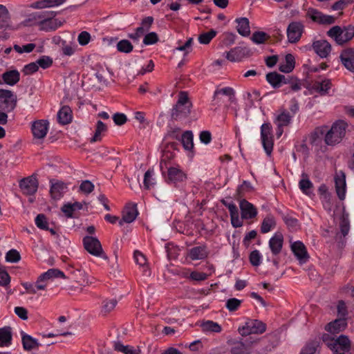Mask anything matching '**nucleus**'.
<instances>
[{
    "label": "nucleus",
    "instance_id": "obj_1",
    "mask_svg": "<svg viewBox=\"0 0 354 354\" xmlns=\"http://www.w3.org/2000/svg\"><path fill=\"white\" fill-rule=\"evenodd\" d=\"M348 124L342 120L335 122L328 129L326 126L317 127L310 135V143L317 145L320 142V136H324V142L328 146H335L340 143L346 136Z\"/></svg>",
    "mask_w": 354,
    "mask_h": 354
},
{
    "label": "nucleus",
    "instance_id": "obj_2",
    "mask_svg": "<svg viewBox=\"0 0 354 354\" xmlns=\"http://www.w3.org/2000/svg\"><path fill=\"white\" fill-rule=\"evenodd\" d=\"M55 15L56 13L53 11L36 12L30 15L28 21H33L40 30H55L61 26L60 22L54 18Z\"/></svg>",
    "mask_w": 354,
    "mask_h": 354
},
{
    "label": "nucleus",
    "instance_id": "obj_3",
    "mask_svg": "<svg viewBox=\"0 0 354 354\" xmlns=\"http://www.w3.org/2000/svg\"><path fill=\"white\" fill-rule=\"evenodd\" d=\"M192 104L185 91L180 92L175 106L171 109V118L175 120L187 118L190 112Z\"/></svg>",
    "mask_w": 354,
    "mask_h": 354
},
{
    "label": "nucleus",
    "instance_id": "obj_4",
    "mask_svg": "<svg viewBox=\"0 0 354 354\" xmlns=\"http://www.w3.org/2000/svg\"><path fill=\"white\" fill-rule=\"evenodd\" d=\"M327 35L334 39L337 44L342 45L354 37V26H348L342 28L335 26L327 32Z\"/></svg>",
    "mask_w": 354,
    "mask_h": 354
},
{
    "label": "nucleus",
    "instance_id": "obj_5",
    "mask_svg": "<svg viewBox=\"0 0 354 354\" xmlns=\"http://www.w3.org/2000/svg\"><path fill=\"white\" fill-rule=\"evenodd\" d=\"M266 330V324L259 319H248L244 325L239 327V333L242 336L251 334H262Z\"/></svg>",
    "mask_w": 354,
    "mask_h": 354
},
{
    "label": "nucleus",
    "instance_id": "obj_6",
    "mask_svg": "<svg viewBox=\"0 0 354 354\" xmlns=\"http://www.w3.org/2000/svg\"><path fill=\"white\" fill-rule=\"evenodd\" d=\"M326 344L333 354H351V342L346 336L340 335L337 339L326 342Z\"/></svg>",
    "mask_w": 354,
    "mask_h": 354
},
{
    "label": "nucleus",
    "instance_id": "obj_7",
    "mask_svg": "<svg viewBox=\"0 0 354 354\" xmlns=\"http://www.w3.org/2000/svg\"><path fill=\"white\" fill-rule=\"evenodd\" d=\"M261 139L266 153L270 156L273 149L272 127L270 123H264L261 127Z\"/></svg>",
    "mask_w": 354,
    "mask_h": 354
},
{
    "label": "nucleus",
    "instance_id": "obj_8",
    "mask_svg": "<svg viewBox=\"0 0 354 354\" xmlns=\"http://www.w3.org/2000/svg\"><path fill=\"white\" fill-rule=\"evenodd\" d=\"M82 241L84 249L91 254L106 258V256L104 255L102 245L97 238L86 236L83 238Z\"/></svg>",
    "mask_w": 354,
    "mask_h": 354
},
{
    "label": "nucleus",
    "instance_id": "obj_9",
    "mask_svg": "<svg viewBox=\"0 0 354 354\" xmlns=\"http://www.w3.org/2000/svg\"><path fill=\"white\" fill-rule=\"evenodd\" d=\"M306 17L311 19L315 23L324 25H330L334 24L335 21V17L324 15L322 12L313 8H309L307 10Z\"/></svg>",
    "mask_w": 354,
    "mask_h": 354
},
{
    "label": "nucleus",
    "instance_id": "obj_10",
    "mask_svg": "<svg viewBox=\"0 0 354 354\" xmlns=\"http://www.w3.org/2000/svg\"><path fill=\"white\" fill-rule=\"evenodd\" d=\"M17 104V96L8 90L0 89V109L10 112Z\"/></svg>",
    "mask_w": 354,
    "mask_h": 354
},
{
    "label": "nucleus",
    "instance_id": "obj_11",
    "mask_svg": "<svg viewBox=\"0 0 354 354\" xmlns=\"http://www.w3.org/2000/svg\"><path fill=\"white\" fill-rule=\"evenodd\" d=\"M304 30V24L300 21H292L287 28V37L290 43L295 44L299 41Z\"/></svg>",
    "mask_w": 354,
    "mask_h": 354
},
{
    "label": "nucleus",
    "instance_id": "obj_12",
    "mask_svg": "<svg viewBox=\"0 0 354 354\" xmlns=\"http://www.w3.org/2000/svg\"><path fill=\"white\" fill-rule=\"evenodd\" d=\"M225 57L227 60L234 62L241 60L243 58L252 55L251 50L247 46H236L230 51L225 52Z\"/></svg>",
    "mask_w": 354,
    "mask_h": 354
},
{
    "label": "nucleus",
    "instance_id": "obj_13",
    "mask_svg": "<svg viewBox=\"0 0 354 354\" xmlns=\"http://www.w3.org/2000/svg\"><path fill=\"white\" fill-rule=\"evenodd\" d=\"M49 122L46 120H38L32 122L31 131L36 139H44L48 131Z\"/></svg>",
    "mask_w": 354,
    "mask_h": 354
},
{
    "label": "nucleus",
    "instance_id": "obj_14",
    "mask_svg": "<svg viewBox=\"0 0 354 354\" xmlns=\"http://www.w3.org/2000/svg\"><path fill=\"white\" fill-rule=\"evenodd\" d=\"M38 180L36 177L31 176L23 178L19 182V187L26 195H33L38 189Z\"/></svg>",
    "mask_w": 354,
    "mask_h": 354
},
{
    "label": "nucleus",
    "instance_id": "obj_15",
    "mask_svg": "<svg viewBox=\"0 0 354 354\" xmlns=\"http://www.w3.org/2000/svg\"><path fill=\"white\" fill-rule=\"evenodd\" d=\"M312 48L315 53L321 58H326L330 53L332 47L330 44L325 39L313 41Z\"/></svg>",
    "mask_w": 354,
    "mask_h": 354
},
{
    "label": "nucleus",
    "instance_id": "obj_16",
    "mask_svg": "<svg viewBox=\"0 0 354 354\" xmlns=\"http://www.w3.org/2000/svg\"><path fill=\"white\" fill-rule=\"evenodd\" d=\"M342 65L350 72L354 73V48H347L339 55Z\"/></svg>",
    "mask_w": 354,
    "mask_h": 354
},
{
    "label": "nucleus",
    "instance_id": "obj_17",
    "mask_svg": "<svg viewBox=\"0 0 354 354\" xmlns=\"http://www.w3.org/2000/svg\"><path fill=\"white\" fill-rule=\"evenodd\" d=\"M335 190L339 200L343 201L346 196V175L340 171L335 176Z\"/></svg>",
    "mask_w": 354,
    "mask_h": 354
},
{
    "label": "nucleus",
    "instance_id": "obj_18",
    "mask_svg": "<svg viewBox=\"0 0 354 354\" xmlns=\"http://www.w3.org/2000/svg\"><path fill=\"white\" fill-rule=\"evenodd\" d=\"M239 206L241 212V218L243 219H252L257 216V208L253 204L245 199L240 201Z\"/></svg>",
    "mask_w": 354,
    "mask_h": 354
},
{
    "label": "nucleus",
    "instance_id": "obj_19",
    "mask_svg": "<svg viewBox=\"0 0 354 354\" xmlns=\"http://www.w3.org/2000/svg\"><path fill=\"white\" fill-rule=\"evenodd\" d=\"M168 180L176 185L186 180V174L178 167H170L167 171Z\"/></svg>",
    "mask_w": 354,
    "mask_h": 354
},
{
    "label": "nucleus",
    "instance_id": "obj_20",
    "mask_svg": "<svg viewBox=\"0 0 354 354\" xmlns=\"http://www.w3.org/2000/svg\"><path fill=\"white\" fill-rule=\"evenodd\" d=\"M136 205H127L122 212V218L119 221V225L122 226L124 223H130L133 222L138 216Z\"/></svg>",
    "mask_w": 354,
    "mask_h": 354
},
{
    "label": "nucleus",
    "instance_id": "obj_21",
    "mask_svg": "<svg viewBox=\"0 0 354 354\" xmlns=\"http://www.w3.org/2000/svg\"><path fill=\"white\" fill-rule=\"evenodd\" d=\"M50 183L51 184L50 193L52 198L55 200L60 199L64 196V193L67 192L68 187L66 184L59 180L55 182L50 180Z\"/></svg>",
    "mask_w": 354,
    "mask_h": 354
},
{
    "label": "nucleus",
    "instance_id": "obj_22",
    "mask_svg": "<svg viewBox=\"0 0 354 354\" xmlns=\"http://www.w3.org/2000/svg\"><path fill=\"white\" fill-rule=\"evenodd\" d=\"M209 255V250L205 245L192 248L189 250L188 256L192 260H203Z\"/></svg>",
    "mask_w": 354,
    "mask_h": 354
},
{
    "label": "nucleus",
    "instance_id": "obj_23",
    "mask_svg": "<svg viewBox=\"0 0 354 354\" xmlns=\"http://www.w3.org/2000/svg\"><path fill=\"white\" fill-rule=\"evenodd\" d=\"M283 236L280 232H277L269 241V247L274 255L279 254L283 248Z\"/></svg>",
    "mask_w": 354,
    "mask_h": 354
},
{
    "label": "nucleus",
    "instance_id": "obj_24",
    "mask_svg": "<svg viewBox=\"0 0 354 354\" xmlns=\"http://www.w3.org/2000/svg\"><path fill=\"white\" fill-rule=\"evenodd\" d=\"M221 95L228 97V101L230 102H234L235 100L234 91L231 87H225L215 91L214 93V101H216V104L218 105L221 102Z\"/></svg>",
    "mask_w": 354,
    "mask_h": 354
},
{
    "label": "nucleus",
    "instance_id": "obj_25",
    "mask_svg": "<svg viewBox=\"0 0 354 354\" xmlns=\"http://www.w3.org/2000/svg\"><path fill=\"white\" fill-rule=\"evenodd\" d=\"M266 80L274 88H279L282 84L288 83L287 79L283 75L277 72H271L266 75Z\"/></svg>",
    "mask_w": 354,
    "mask_h": 354
},
{
    "label": "nucleus",
    "instance_id": "obj_26",
    "mask_svg": "<svg viewBox=\"0 0 354 354\" xmlns=\"http://www.w3.org/2000/svg\"><path fill=\"white\" fill-rule=\"evenodd\" d=\"M293 115L286 110H282L277 114L274 120V124L277 127H284L288 126L292 121Z\"/></svg>",
    "mask_w": 354,
    "mask_h": 354
},
{
    "label": "nucleus",
    "instance_id": "obj_27",
    "mask_svg": "<svg viewBox=\"0 0 354 354\" xmlns=\"http://www.w3.org/2000/svg\"><path fill=\"white\" fill-rule=\"evenodd\" d=\"M237 24L236 30L243 37H248L250 35L249 19L246 17L237 18L235 20Z\"/></svg>",
    "mask_w": 354,
    "mask_h": 354
},
{
    "label": "nucleus",
    "instance_id": "obj_28",
    "mask_svg": "<svg viewBox=\"0 0 354 354\" xmlns=\"http://www.w3.org/2000/svg\"><path fill=\"white\" fill-rule=\"evenodd\" d=\"M72 118V111L68 106H62L57 113V120L62 124H69Z\"/></svg>",
    "mask_w": 354,
    "mask_h": 354
},
{
    "label": "nucleus",
    "instance_id": "obj_29",
    "mask_svg": "<svg viewBox=\"0 0 354 354\" xmlns=\"http://www.w3.org/2000/svg\"><path fill=\"white\" fill-rule=\"evenodd\" d=\"M346 322L344 318H339L328 324L325 329L331 333H337L345 328Z\"/></svg>",
    "mask_w": 354,
    "mask_h": 354
},
{
    "label": "nucleus",
    "instance_id": "obj_30",
    "mask_svg": "<svg viewBox=\"0 0 354 354\" xmlns=\"http://www.w3.org/2000/svg\"><path fill=\"white\" fill-rule=\"evenodd\" d=\"M331 86V81L328 79H325L322 82H315L313 84V89L316 92H318L321 95H325L328 93V90Z\"/></svg>",
    "mask_w": 354,
    "mask_h": 354
},
{
    "label": "nucleus",
    "instance_id": "obj_31",
    "mask_svg": "<svg viewBox=\"0 0 354 354\" xmlns=\"http://www.w3.org/2000/svg\"><path fill=\"white\" fill-rule=\"evenodd\" d=\"M12 342V331L9 326L0 328V347H8Z\"/></svg>",
    "mask_w": 354,
    "mask_h": 354
},
{
    "label": "nucleus",
    "instance_id": "obj_32",
    "mask_svg": "<svg viewBox=\"0 0 354 354\" xmlns=\"http://www.w3.org/2000/svg\"><path fill=\"white\" fill-rule=\"evenodd\" d=\"M66 1V0H39L33 3L31 7L35 9L55 7L62 5Z\"/></svg>",
    "mask_w": 354,
    "mask_h": 354
},
{
    "label": "nucleus",
    "instance_id": "obj_33",
    "mask_svg": "<svg viewBox=\"0 0 354 354\" xmlns=\"http://www.w3.org/2000/svg\"><path fill=\"white\" fill-rule=\"evenodd\" d=\"M294 254L300 260L308 258L307 251L304 244L301 241H295L291 245Z\"/></svg>",
    "mask_w": 354,
    "mask_h": 354
},
{
    "label": "nucleus",
    "instance_id": "obj_34",
    "mask_svg": "<svg viewBox=\"0 0 354 354\" xmlns=\"http://www.w3.org/2000/svg\"><path fill=\"white\" fill-rule=\"evenodd\" d=\"M20 74L17 70H11L5 72L2 75L3 81L9 85H15L19 81Z\"/></svg>",
    "mask_w": 354,
    "mask_h": 354
},
{
    "label": "nucleus",
    "instance_id": "obj_35",
    "mask_svg": "<svg viewBox=\"0 0 354 354\" xmlns=\"http://www.w3.org/2000/svg\"><path fill=\"white\" fill-rule=\"evenodd\" d=\"M22 344L26 351H31L37 348L40 346V344L36 339L26 334L22 335Z\"/></svg>",
    "mask_w": 354,
    "mask_h": 354
},
{
    "label": "nucleus",
    "instance_id": "obj_36",
    "mask_svg": "<svg viewBox=\"0 0 354 354\" xmlns=\"http://www.w3.org/2000/svg\"><path fill=\"white\" fill-rule=\"evenodd\" d=\"M295 57L292 54H287L285 57V63L281 64L279 71L283 73H290L295 68Z\"/></svg>",
    "mask_w": 354,
    "mask_h": 354
},
{
    "label": "nucleus",
    "instance_id": "obj_37",
    "mask_svg": "<svg viewBox=\"0 0 354 354\" xmlns=\"http://www.w3.org/2000/svg\"><path fill=\"white\" fill-rule=\"evenodd\" d=\"M276 225V221L273 216L268 215L262 221L261 232L263 234L268 233Z\"/></svg>",
    "mask_w": 354,
    "mask_h": 354
},
{
    "label": "nucleus",
    "instance_id": "obj_38",
    "mask_svg": "<svg viewBox=\"0 0 354 354\" xmlns=\"http://www.w3.org/2000/svg\"><path fill=\"white\" fill-rule=\"evenodd\" d=\"M201 326L204 332L220 333L222 330L221 326L217 322L211 320L203 322Z\"/></svg>",
    "mask_w": 354,
    "mask_h": 354
},
{
    "label": "nucleus",
    "instance_id": "obj_39",
    "mask_svg": "<svg viewBox=\"0 0 354 354\" xmlns=\"http://www.w3.org/2000/svg\"><path fill=\"white\" fill-rule=\"evenodd\" d=\"M249 353L248 346L243 342L236 341L232 343L231 347L232 354H249Z\"/></svg>",
    "mask_w": 354,
    "mask_h": 354
},
{
    "label": "nucleus",
    "instance_id": "obj_40",
    "mask_svg": "<svg viewBox=\"0 0 354 354\" xmlns=\"http://www.w3.org/2000/svg\"><path fill=\"white\" fill-rule=\"evenodd\" d=\"M181 142L186 150H191L194 147L193 133L191 131H186L181 135Z\"/></svg>",
    "mask_w": 354,
    "mask_h": 354
},
{
    "label": "nucleus",
    "instance_id": "obj_41",
    "mask_svg": "<svg viewBox=\"0 0 354 354\" xmlns=\"http://www.w3.org/2000/svg\"><path fill=\"white\" fill-rule=\"evenodd\" d=\"M10 14L5 6L0 4V28H6L9 26Z\"/></svg>",
    "mask_w": 354,
    "mask_h": 354
},
{
    "label": "nucleus",
    "instance_id": "obj_42",
    "mask_svg": "<svg viewBox=\"0 0 354 354\" xmlns=\"http://www.w3.org/2000/svg\"><path fill=\"white\" fill-rule=\"evenodd\" d=\"M116 48L118 51L123 53H129L133 49V46L127 39H122L117 43Z\"/></svg>",
    "mask_w": 354,
    "mask_h": 354
},
{
    "label": "nucleus",
    "instance_id": "obj_43",
    "mask_svg": "<svg viewBox=\"0 0 354 354\" xmlns=\"http://www.w3.org/2000/svg\"><path fill=\"white\" fill-rule=\"evenodd\" d=\"M269 38L270 36L265 32L257 31L252 34L251 40L256 44H264Z\"/></svg>",
    "mask_w": 354,
    "mask_h": 354
},
{
    "label": "nucleus",
    "instance_id": "obj_44",
    "mask_svg": "<svg viewBox=\"0 0 354 354\" xmlns=\"http://www.w3.org/2000/svg\"><path fill=\"white\" fill-rule=\"evenodd\" d=\"M216 34L217 32L214 29L209 32H203L198 36V41L202 44H208L216 37Z\"/></svg>",
    "mask_w": 354,
    "mask_h": 354
},
{
    "label": "nucleus",
    "instance_id": "obj_45",
    "mask_svg": "<svg viewBox=\"0 0 354 354\" xmlns=\"http://www.w3.org/2000/svg\"><path fill=\"white\" fill-rule=\"evenodd\" d=\"M302 179L299 181V185L301 190L306 194H308L313 187V183L305 174H302Z\"/></svg>",
    "mask_w": 354,
    "mask_h": 354
},
{
    "label": "nucleus",
    "instance_id": "obj_46",
    "mask_svg": "<svg viewBox=\"0 0 354 354\" xmlns=\"http://www.w3.org/2000/svg\"><path fill=\"white\" fill-rule=\"evenodd\" d=\"M41 275L42 276V278L46 279L48 281L54 278L65 277L64 272L58 269H49Z\"/></svg>",
    "mask_w": 354,
    "mask_h": 354
},
{
    "label": "nucleus",
    "instance_id": "obj_47",
    "mask_svg": "<svg viewBox=\"0 0 354 354\" xmlns=\"http://www.w3.org/2000/svg\"><path fill=\"white\" fill-rule=\"evenodd\" d=\"M153 170L148 169L144 176V187L145 189H149L155 185V180L153 178Z\"/></svg>",
    "mask_w": 354,
    "mask_h": 354
},
{
    "label": "nucleus",
    "instance_id": "obj_48",
    "mask_svg": "<svg viewBox=\"0 0 354 354\" xmlns=\"http://www.w3.org/2000/svg\"><path fill=\"white\" fill-rule=\"evenodd\" d=\"M242 304V300L236 298H231L227 300L225 307L230 312L237 310Z\"/></svg>",
    "mask_w": 354,
    "mask_h": 354
},
{
    "label": "nucleus",
    "instance_id": "obj_49",
    "mask_svg": "<svg viewBox=\"0 0 354 354\" xmlns=\"http://www.w3.org/2000/svg\"><path fill=\"white\" fill-rule=\"evenodd\" d=\"M35 225L37 227H39L41 230H48V221L46 217V216L43 214H38L35 220Z\"/></svg>",
    "mask_w": 354,
    "mask_h": 354
},
{
    "label": "nucleus",
    "instance_id": "obj_50",
    "mask_svg": "<svg viewBox=\"0 0 354 354\" xmlns=\"http://www.w3.org/2000/svg\"><path fill=\"white\" fill-rule=\"evenodd\" d=\"M317 342H310L302 348L300 354H317Z\"/></svg>",
    "mask_w": 354,
    "mask_h": 354
},
{
    "label": "nucleus",
    "instance_id": "obj_51",
    "mask_svg": "<svg viewBox=\"0 0 354 354\" xmlns=\"http://www.w3.org/2000/svg\"><path fill=\"white\" fill-rule=\"evenodd\" d=\"M36 45L32 43L27 44L24 45L23 46H20L17 44H15L13 48L18 53H30L35 48Z\"/></svg>",
    "mask_w": 354,
    "mask_h": 354
},
{
    "label": "nucleus",
    "instance_id": "obj_52",
    "mask_svg": "<svg viewBox=\"0 0 354 354\" xmlns=\"http://www.w3.org/2000/svg\"><path fill=\"white\" fill-rule=\"evenodd\" d=\"M20 258L19 252L14 249L9 250L6 256V260L10 263L18 262L20 260Z\"/></svg>",
    "mask_w": 354,
    "mask_h": 354
},
{
    "label": "nucleus",
    "instance_id": "obj_53",
    "mask_svg": "<svg viewBox=\"0 0 354 354\" xmlns=\"http://www.w3.org/2000/svg\"><path fill=\"white\" fill-rule=\"evenodd\" d=\"M117 300L112 299L104 301L102 312L104 314L110 313L116 306Z\"/></svg>",
    "mask_w": 354,
    "mask_h": 354
},
{
    "label": "nucleus",
    "instance_id": "obj_54",
    "mask_svg": "<svg viewBox=\"0 0 354 354\" xmlns=\"http://www.w3.org/2000/svg\"><path fill=\"white\" fill-rule=\"evenodd\" d=\"M158 36L155 32H151L145 35L143 39V44L145 45H152L158 42Z\"/></svg>",
    "mask_w": 354,
    "mask_h": 354
},
{
    "label": "nucleus",
    "instance_id": "obj_55",
    "mask_svg": "<svg viewBox=\"0 0 354 354\" xmlns=\"http://www.w3.org/2000/svg\"><path fill=\"white\" fill-rule=\"evenodd\" d=\"M221 203L228 209L230 216L239 214L238 207L233 202H227L223 199L221 200Z\"/></svg>",
    "mask_w": 354,
    "mask_h": 354
},
{
    "label": "nucleus",
    "instance_id": "obj_56",
    "mask_svg": "<svg viewBox=\"0 0 354 354\" xmlns=\"http://www.w3.org/2000/svg\"><path fill=\"white\" fill-rule=\"evenodd\" d=\"M90 40L91 35L87 31L81 32L77 37V41L81 46H85L88 44Z\"/></svg>",
    "mask_w": 354,
    "mask_h": 354
},
{
    "label": "nucleus",
    "instance_id": "obj_57",
    "mask_svg": "<svg viewBox=\"0 0 354 354\" xmlns=\"http://www.w3.org/2000/svg\"><path fill=\"white\" fill-rule=\"evenodd\" d=\"M36 62L38 66H40L44 69H46L52 65L53 60L48 56H43L41 58H39Z\"/></svg>",
    "mask_w": 354,
    "mask_h": 354
},
{
    "label": "nucleus",
    "instance_id": "obj_58",
    "mask_svg": "<svg viewBox=\"0 0 354 354\" xmlns=\"http://www.w3.org/2000/svg\"><path fill=\"white\" fill-rule=\"evenodd\" d=\"M261 254L257 250L252 251L250 254V261L252 266H258L261 263Z\"/></svg>",
    "mask_w": 354,
    "mask_h": 354
},
{
    "label": "nucleus",
    "instance_id": "obj_59",
    "mask_svg": "<svg viewBox=\"0 0 354 354\" xmlns=\"http://www.w3.org/2000/svg\"><path fill=\"white\" fill-rule=\"evenodd\" d=\"M94 185L89 180H84L80 186V189L85 193L90 194L93 191Z\"/></svg>",
    "mask_w": 354,
    "mask_h": 354
},
{
    "label": "nucleus",
    "instance_id": "obj_60",
    "mask_svg": "<svg viewBox=\"0 0 354 354\" xmlns=\"http://www.w3.org/2000/svg\"><path fill=\"white\" fill-rule=\"evenodd\" d=\"M114 348L117 351L124 353L125 354H133L134 351L131 349L128 346H124L120 342H115L114 344Z\"/></svg>",
    "mask_w": 354,
    "mask_h": 354
},
{
    "label": "nucleus",
    "instance_id": "obj_61",
    "mask_svg": "<svg viewBox=\"0 0 354 354\" xmlns=\"http://www.w3.org/2000/svg\"><path fill=\"white\" fill-rule=\"evenodd\" d=\"M236 35L232 32H225L223 35V42L225 46H230L235 42Z\"/></svg>",
    "mask_w": 354,
    "mask_h": 354
},
{
    "label": "nucleus",
    "instance_id": "obj_62",
    "mask_svg": "<svg viewBox=\"0 0 354 354\" xmlns=\"http://www.w3.org/2000/svg\"><path fill=\"white\" fill-rule=\"evenodd\" d=\"M38 69L39 66L37 62H31L24 67L23 72L25 75H30L37 71Z\"/></svg>",
    "mask_w": 354,
    "mask_h": 354
},
{
    "label": "nucleus",
    "instance_id": "obj_63",
    "mask_svg": "<svg viewBox=\"0 0 354 354\" xmlns=\"http://www.w3.org/2000/svg\"><path fill=\"white\" fill-rule=\"evenodd\" d=\"M189 278L194 281H201L207 278V274L205 272L193 271L190 273Z\"/></svg>",
    "mask_w": 354,
    "mask_h": 354
},
{
    "label": "nucleus",
    "instance_id": "obj_64",
    "mask_svg": "<svg viewBox=\"0 0 354 354\" xmlns=\"http://www.w3.org/2000/svg\"><path fill=\"white\" fill-rule=\"evenodd\" d=\"M113 120L116 125L120 126L127 122V118L124 113H116L113 115Z\"/></svg>",
    "mask_w": 354,
    "mask_h": 354
}]
</instances>
